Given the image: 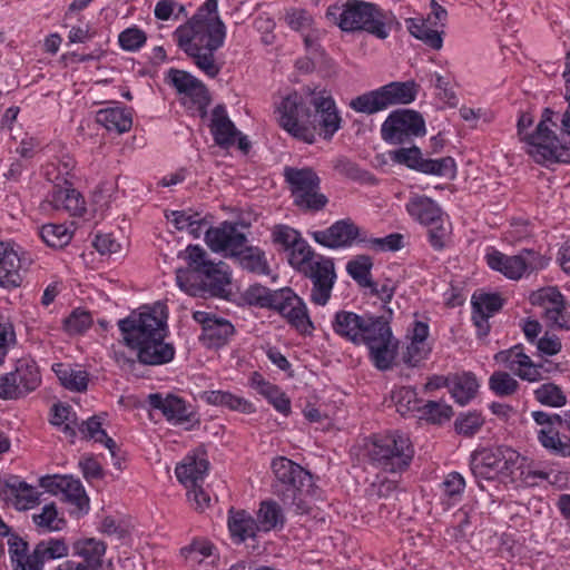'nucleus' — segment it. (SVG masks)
<instances>
[{"instance_id":"47","label":"nucleus","mask_w":570,"mask_h":570,"mask_svg":"<svg viewBox=\"0 0 570 570\" xmlns=\"http://www.w3.org/2000/svg\"><path fill=\"white\" fill-rule=\"evenodd\" d=\"M78 430L85 439H94L96 442L104 443L110 454L115 456L116 442L101 429L98 416H91L82 421L78 424Z\"/></svg>"},{"instance_id":"54","label":"nucleus","mask_w":570,"mask_h":570,"mask_svg":"<svg viewBox=\"0 0 570 570\" xmlns=\"http://www.w3.org/2000/svg\"><path fill=\"white\" fill-rule=\"evenodd\" d=\"M259 393L282 414L291 413V401L281 389L269 382H259Z\"/></svg>"},{"instance_id":"38","label":"nucleus","mask_w":570,"mask_h":570,"mask_svg":"<svg viewBox=\"0 0 570 570\" xmlns=\"http://www.w3.org/2000/svg\"><path fill=\"white\" fill-rule=\"evenodd\" d=\"M48 203L57 210H65L70 216L80 215L83 210V202L80 194L70 187L55 186L51 199Z\"/></svg>"},{"instance_id":"25","label":"nucleus","mask_w":570,"mask_h":570,"mask_svg":"<svg viewBox=\"0 0 570 570\" xmlns=\"http://www.w3.org/2000/svg\"><path fill=\"white\" fill-rule=\"evenodd\" d=\"M360 228L350 218L337 220L324 230L312 233L313 239L327 248L347 247L355 239L360 240Z\"/></svg>"},{"instance_id":"57","label":"nucleus","mask_w":570,"mask_h":570,"mask_svg":"<svg viewBox=\"0 0 570 570\" xmlns=\"http://www.w3.org/2000/svg\"><path fill=\"white\" fill-rule=\"evenodd\" d=\"M553 115L554 112L551 109H544L535 131L524 137L529 148H535L538 142H544V140H548V138L556 136L553 130L548 126V122H552Z\"/></svg>"},{"instance_id":"60","label":"nucleus","mask_w":570,"mask_h":570,"mask_svg":"<svg viewBox=\"0 0 570 570\" xmlns=\"http://www.w3.org/2000/svg\"><path fill=\"white\" fill-rule=\"evenodd\" d=\"M484 419L480 413L470 412L459 416L454 422L455 431L464 436L474 435L483 425Z\"/></svg>"},{"instance_id":"33","label":"nucleus","mask_w":570,"mask_h":570,"mask_svg":"<svg viewBox=\"0 0 570 570\" xmlns=\"http://www.w3.org/2000/svg\"><path fill=\"white\" fill-rule=\"evenodd\" d=\"M228 529L232 539L236 543H242L247 539H254L256 533L259 532L256 519L245 510H229Z\"/></svg>"},{"instance_id":"64","label":"nucleus","mask_w":570,"mask_h":570,"mask_svg":"<svg viewBox=\"0 0 570 570\" xmlns=\"http://www.w3.org/2000/svg\"><path fill=\"white\" fill-rule=\"evenodd\" d=\"M464 488V478L458 472L450 473L442 482L444 495L451 499L453 502H456L461 499Z\"/></svg>"},{"instance_id":"10","label":"nucleus","mask_w":570,"mask_h":570,"mask_svg":"<svg viewBox=\"0 0 570 570\" xmlns=\"http://www.w3.org/2000/svg\"><path fill=\"white\" fill-rule=\"evenodd\" d=\"M284 177L296 206L309 210H321L326 206L328 199L318 193L321 179L312 168L285 167Z\"/></svg>"},{"instance_id":"53","label":"nucleus","mask_w":570,"mask_h":570,"mask_svg":"<svg viewBox=\"0 0 570 570\" xmlns=\"http://www.w3.org/2000/svg\"><path fill=\"white\" fill-rule=\"evenodd\" d=\"M490 390L498 396L513 395L519 389V382L508 372H493L489 379Z\"/></svg>"},{"instance_id":"41","label":"nucleus","mask_w":570,"mask_h":570,"mask_svg":"<svg viewBox=\"0 0 570 570\" xmlns=\"http://www.w3.org/2000/svg\"><path fill=\"white\" fill-rule=\"evenodd\" d=\"M407 29L416 39L423 41L424 45L433 50H440L443 46V30L434 28L424 19H409Z\"/></svg>"},{"instance_id":"6","label":"nucleus","mask_w":570,"mask_h":570,"mask_svg":"<svg viewBox=\"0 0 570 570\" xmlns=\"http://www.w3.org/2000/svg\"><path fill=\"white\" fill-rule=\"evenodd\" d=\"M362 326L356 345L368 348L373 365L380 371L392 368L397 355L399 341L393 336L390 322L385 316L363 314Z\"/></svg>"},{"instance_id":"11","label":"nucleus","mask_w":570,"mask_h":570,"mask_svg":"<svg viewBox=\"0 0 570 570\" xmlns=\"http://www.w3.org/2000/svg\"><path fill=\"white\" fill-rule=\"evenodd\" d=\"M124 342L130 348L166 332V316H158L155 308L141 307L118 322Z\"/></svg>"},{"instance_id":"31","label":"nucleus","mask_w":570,"mask_h":570,"mask_svg":"<svg viewBox=\"0 0 570 570\" xmlns=\"http://www.w3.org/2000/svg\"><path fill=\"white\" fill-rule=\"evenodd\" d=\"M406 210L423 225H433L442 220V209L430 197L415 195L406 204Z\"/></svg>"},{"instance_id":"59","label":"nucleus","mask_w":570,"mask_h":570,"mask_svg":"<svg viewBox=\"0 0 570 570\" xmlns=\"http://www.w3.org/2000/svg\"><path fill=\"white\" fill-rule=\"evenodd\" d=\"M92 324L91 314L87 311L75 309L65 321L63 327L69 334H81Z\"/></svg>"},{"instance_id":"44","label":"nucleus","mask_w":570,"mask_h":570,"mask_svg":"<svg viewBox=\"0 0 570 570\" xmlns=\"http://www.w3.org/2000/svg\"><path fill=\"white\" fill-rule=\"evenodd\" d=\"M538 441L550 454L560 458H570V436L560 434L559 431H538Z\"/></svg>"},{"instance_id":"43","label":"nucleus","mask_w":570,"mask_h":570,"mask_svg":"<svg viewBox=\"0 0 570 570\" xmlns=\"http://www.w3.org/2000/svg\"><path fill=\"white\" fill-rule=\"evenodd\" d=\"M97 122L109 131L122 134L131 128L132 119L129 112L120 108H106L97 112Z\"/></svg>"},{"instance_id":"18","label":"nucleus","mask_w":570,"mask_h":570,"mask_svg":"<svg viewBox=\"0 0 570 570\" xmlns=\"http://www.w3.org/2000/svg\"><path fill=\"white\" fill-rule=\"evenodd\" d=\"M301 273L312 282L311 301L320 306L326 305L336 281L333 259L317 255L316 259L302 269Z\"/></svg>"},{"instance_id":"32","label":"nucleus","mask_w":570,"mask_h":570,"mask_svg":"<svg viewBox=\"0 0 570 570\" xmlns=\"http://www.w3.org/2000/svg\"><path fill=\"white\" fill-rule=\"evenodd\" d=\"M528 153L537 163H570V144H561L557 136L538 142L535 148H528Z\"/></svg>"},{"instance_id":"23","label":"nucleus","mask_w":570,"mask_h":570,"mask_svg":"<svg viewBox=\"0 0 570 570\" xmlns=\"http://www.w3.org/2000/svg\"><path fill=\"white\" fill-rule=\"evenodd\" d=\"M147 402L153 410L160 411L164 417L173 424L198 422L191 405L175 394L151 393L147 396Z\"/></svg>"},{"instance_id":"26","label":"nucleus","mask_w":570,"mask_h":570,"mask_svg":"<svg viewBox=\"0 0 570 570\" xmlns=\"http://www.w3.org/2000/svg\"><path fill=\"white\" fill-rule=\"evenodd\" d=\"M471 304L476 335L480 338L487 337L491 330L489 318L502 308L503 299L499 294L474 293Z\"/></svg>"},{"instance_id":"13","label":"nucleus","mask_w":570,"mask_h":570,"mask_svg":"<svg viewBox=\"0 0 570 570\" xmlns=\"http://www.w3.org/2000/svg\"><path fill=\"white\" fill-rule=\"evenodd\" d=\"M308 111L309 108L297 92L284 97L276 109L277 120L283 129L304 142L313 144L315 141L314 130L307 126L306 121Z\"/></svg>"},{"instance_id":"42","label":"nucleus","mask_w":570,"mask_h":570,"mask_svg":"<svg viewBox=\"0 0 570 570\" xmlns=\"http://www.w3.org/2000/svg\"><path fill=\"white\" fill-rule=\"evenodd\" d=\"M203 399L212 405L225 406L233 411L242 413H253L255 411L253 404L247 400L225 391H206Z\"/></svg>"},{"instance_id":"52","label":"nucleus","mask_w":570,"mask_h":570,"mask_svg":"<svg viewBox=\"0 0 570 570\" xmlns=\"http://www.w3.org/2000/svg\"><path fill=\"white\" fill-rule=\"evenodd\" d=\"M420 419H425L434 424H441L449 421L453 415L452 407L445 403L428 401L421 404L419 410Z\"/></svg>"},{"instance_id":"37","label":"nucleus","mask_w":570,"mask_h":570,"mask_svg":"<svg viewBox=\"0 0 570 570\" xmlns=\"http://www.w3.org/2000/svg\"><path fill=\"white\" fill-rule=\"evenodd\" d=\"M209 463L205 459L186 456L184 461L176 466L175 473L180 483L186 488L198 485L207 474Z\"/></svg>"},{"instance_id":"61","label":"nucleus","mask_w":570,"mask_h":570,"mask_svg":"<svg viewBox=\"0 0 570 570\" xmlns=\"http://www.w3.org/2000/svg\"><path fill=\"white\" fill-rule=\"evenodd\" d=\"M430 352L431 347L426 342L419 343L411 340V343L407 345L406 351L403 354V362L411 367L417 366L423 360L428 357Z\"/></svg>"},{"instance_id":"7","label":"nucleus","mask_w":570,"mask_h":570,"mask_svg":"<svg viewBox=\"0 0 570 570\" xmlns=\"http://www.w3.org/2000/svg\"><path fill=\"white\" fill-rule=\"evenodd\" d=\"M371 463L389 473H401L410 466L414 449L407 435L399 431L374 435L367 451Z\"/></svg>"},{"instance_id":"28","label":"nucleus","mask_w":570,"mask_h":570,"mask_svg":"<svg viewBox=\"0 0 570 570\" xmlns=\"http://www.w3.org/2000/svg\"><path fill=\"white\" fill-rule=\"evenodd\" d=\"M0 497L11 501L18 510H28L39 503L37 490L20 481L18 476H11L0 484Z\"/></svg>"},{"instance_id":"48","label":"nucleus","mask_w":570,"mask_h":570,"mask_svg":"<svg viewBox=\"0 0 570 570\" xmlns=\"http://www.w3.org/2000/svg\"><path fill=\"white\" fill-rule=\"evenodd\" d=\"M372 258L367 255H358L346 265L348 275L361 286H372L371 269Z\"/></svg>"},{"instance_id":"36","label":"nucleus","mask_w":570,"mask_h":570,"mask_svg":"<svg viewBox=\"0 0 570 570\" xmlns=\"http://www.w3.org/2000/svg\"><path fill=\"white\" fill-rule=\"evenodd\" d=\"M285 514L282 507L274 500H264L256 512L259 532L281 530L285 525Z\"/></svg>"},{"instance_id":"19","label":"nucleus","mask_w":570,"mask_h":570,"mask_svg":"<svg viewBox=\"0 0 570 570\" xmlns=\"http://www.w3.org/2000/svg\"><path fill=\"white\" fill-rule=\"evenodd\" d=\"M391 158L401 165H405L411 169L419 170L423 174L435 176H454L455 163L451 157L440 159H425L419 147L400 148L391 153Z\"/></svg>"},{"instance_id":"27","label":"nucleus","mask_w":570,"mask_h":570,"mask_svg":"<svg viewBox=\"0 0 570 570\" xmlns=\"http://www.w3.org/2000/svg\"><path fill=\"white\" fill-rule=\"evenodd\" d=\"M495 360L502 362L507 368L512 371L521 380L528 382H539L538 370L534 362L523 352L522 345H515L507 351H501L495 355Z\"/></svg>"},{"instance_id":"30","label":"nucleus","mask_w":570,"mask_h":570,"mask_svg":"<svg viewBox=\"0 0 570 570\" xmlns=\"http://www.w3.org/2000/svg\"><path fill=\"white\" fill-rule=\"evenodd\" d=\"M209 129L215 144L224 149L232 147L239 134L224 105H217L213 109Z\"/></svg>"},{"instance_id":"5","label":"nucleus","mask_w":570,"mask_h":570,"mask_svg":"<svg viewBox=\"0 0 570 570\" xmlns=\"http://www.w3.org/2000/svg\"><path fill=\"white\" fill-rule=\"evenodd\" d=\"M205 239L212 250L238 256L243 268L259 275L269 273L265 254L257 247L246 246L247 237L237 224L224 222L219 227H208Z\"/></svg>"},{"instance_id":"35","label":"nucleus","mask_w":570,"mask_h":570,"mask_svg":"<svg viewBox=\"0 0 570 570\" xmlns=\"http://www.w3.org/2000/svg\"><path fill=\"white\" fill-rule=\"evenodd\" d=\"M224 266L226 265L223 262L212 263L210 268L203 272L198 282L200 288L198 295L208 293L212 296H223L226 285L230 282L228 273L223 269Z\"/></svg>"},{"instance_id":"46","label":"nucleus","mask_w":570,"mask_h":570,"mask_svg":"<svg viewBox=\"0 0 570 570\" xmlns=\"http://www.w3.org/2000/svg\"><path fill=\"white\" fill-rule=\"evenodd\" d=\"M61 385L69 391L83 392L88 386V374L86 371H76L70 367H65L61 364L53 366Z\"/></svg>"},{"instance_id":"17","label":"nucleus","mask_w":570,"mask_h":570,"mask_svg":"<svg viewBox=\"0 0 570 570\" xmlns=\"http://www.w3.org/2000/svg\"><path fill=\"white\" fill-rule=\"evenodd\" d=\"M308 104L313 111H308L307 126L313 128L314 135L318 131L325 140L332 139L342 124L334 99L331 96L316 95L311 97Z\"/></svg>"},{"instance_id":"20","label":"nucleus","mask_w":570,"mask_h":570,"mask_svg":"<svg viewBox=\"0 0 570 570\" xmlns=\"http://www.w3.org/2000/svg\"><path fill=\"white\" fill-rule=\"evenodd\" d=\"M32 264V259L14 248L10 243L0 242V286L16 288L22 283V272Z\"/></svg>"},{"instance_id":"16","label":"nucleus","mask_w":570,"mask_h":570,"mask_svg":"<svg viewBox=\"0 0 570 570\" xmlns=\"http://www.w3.org/2000/svg\"><path fill=\"white\" fill-rule=\"evenodd\" d=\"M490 268L502 273L510 279H519L527 272L542 267V257L532 249H524L519 255L508 256L499 250H492L485 256Z\"/></svg>"},{"instance_id":"45","label":"nucleus","mask_w":570,"mask_h":570,"mask_svg":"<svg viewBox=\"0 0 570 570\" xmlns=\"http://www.w3.org/2000/svg\"><path fill=\"white\" fill-rule=\"evenodd\" d=\"M68 552L69 549L65 540L49 539L37 543L31 554L33 559H37L43 566L46 561L67 557Z\"/></svg>"},{"instance_id":"9","label":"nucleus","mask_w":570,"mask_h":570,"mask_svg":"<svg viewBox=\"0 0 570 570\" xmlns=\"http://www.w3.org/2000/svg\"><path fill=\"white\" fill-rule=\"evenodd\" d=\"M521 454L508 445L482 449L471 456V471L478 479L493 480L498 476L515 482V469Z\"/></svg>"},{"instance_id":"8","label":"nucleus","mask_w":570,"mask_h":570,"mask_svg":"<svg viewBox=\"0 0 570 570\" xmlns=\"http://www.w3.org/2000/svg\"><path fill=\"white\" fill-rule=\"evenodd\" d=\"M417 86L414 81H392L377 89L356 96L348 107L365 115H374L395 105H407L415 100Z\"/></svg>"},{"instance_id":"21","label":"nucleus","mask_w":570,"mask_h":570,"mask_svg":"<svg viewBox=\"0 0 570 570\" xmlns=\"http://www.w3.org/2000/svg\"><path fill=\"white\" fill-rule=\"evenodd\" d=\"M73 556L80 561L66 560L56 570H101L106 553L105 542L95 538L80 539L73 543Z\"/></svg>"},{"instance_id":"39","label":"nucleus","mask_w":570,"mask_h":570,"mask_svg":"<svg viewBox=\"0 0 570 570\" xmlns=\"http://www.w3.org/2000/svg\"><path fill=\"white\" fill-rule=\"evenodd\" d=\"M362 321L363 315L348 311H338L334 316L332 327L335 334L356 345L357 341H360L358 335L363 324Z\"/></svg>"},{"instance_id":"63","label":"nucleus","mask_w":570,"mask_h":570,"mask_svg":"<svg viewBox=\"0 0 570 570\" xmlns=\"http://www.w3.org/2000/svg\"><path fill=\"white\" fill-rule=\"evenodd\" d=\"M543 318L551 328L570 330V313L564 307L556 306L543 309Z\"/></svg>"},{"instance_id":"40","label":"nucleus","mask_w":570,"mask_h":570,"mask_svg":"<svg viewBox=\"0 0 570 570\" xmlns=\"http://www.w3.org/2000/svg\"><path fill=\"white\" fill-rule=\"evenodd\" d=\"M479 383L474 374L468 372L451 375L450 393L456 403L461 405L468 404L475 397Z\"/></svg>"},{"instance_id":"55","label":"nucleus","mask_w":570,"mask_h":570,"mask_svg":"<svg viewBox=\"0 0 570 570\" xmlns=\"http://www.w3.org/2000/svg\"><path fill=\"white\" fill-rule=\"evenodd\" d=\"M393 399L395 400L397 412L402 415L419 412L422 404V400L417 397L416 391L409 386L401 387L395 392Z\"/></svg>"},{"instance_id":"24","label":"nucleus","mask_w":570,"mask_h":570,"mask_svg":"<svg viewBox=\"0 0 570 570\" xmlns=\"http://www.w3.org/2000/svg\"><path fill=\"white\" fill-rule=\"evenodd\" d=\"M193 318L203 327L200 338L209 347H219L227 343L229 337L234 334L233 324L222 317H216L214 314L203 311H196Z\"/></svg>"},{"instance_id":"1","label":"nucleus","mask_w":570,"mask_h":570,"mask_svg":"<svg viewBox=\"0 0 570 570\" xmlns=\"http://www.w3.org/2000/svg\"><path fill=\"white\" fill-rule=\"evenodd\" d=\"M226 29L222 20L198 22L197 19H189L174 32L177 46L210 78L220 71L215 51L224 45Z\"/></svg>"},{"instance_id":"12","label":"nucleus","mask_w":570,"mask_h":570,"mask_svg":"<svg viewBox=\"0 0 570 570\" xmlns=\"http://www.w3.org/2000/svg\"><path fill=\"white\" fill-rule=\"evenodd\" d=\"M426 134L423 116L412 109H396L392 111L381 126L382 139L391 145H403L413 137H423Z\"/></svg>"},{"instance_id":"2","label":"nucleus","mask_w":570,"mask_h":570,"mask_svg":"<svg viewBox=\"0 0 570 570\" xmlns=\"http://www.w3.org/2000/svg\"><path fill=\"white\" fill-rule=\"evenodd\" d=\"M272 469L275 474L273 491L284 507L297 515L311 513L315 503L322 500V490L313 484L312 474L284 456L273 460Z\"/></svg>"},{"instance_id":"14","label":"nucleus","mask_w":570,"mask_h":570,"mask_svg":"<svg viewBox=\"0 0 570 570\" xmlns=\"http://www.w3.org/2000/svg\"><path fill=\"white\" fill-rule=\"evenodd\" d=\"M7 400H18L36 391L41 384V374L31 357L17 360L14 371L3 374Z\"/></svg>"},{"instance_id":"62","label":"nucleus","mask_w":570,"mask_h":570,"mask_svg":"<svg viewBox=\"0 0 570 570\" xmlns=\"http://www.w3.org/2000/svg\"><path fill=\"white\" fill-rule=\"evenodd\" d=\"M360 242L367 243L368 246L375 250H391L395 252L403 247V235L399 233L390 234L381 238H360Z\"/></svg>"},{"instance_id":"22","label":"nucleus","mask_w":570,"mask_h":570,"mask_svg":"<svg viewBox=\"0 0 570 570\" xmlns=\"http://www.w3.org/2000/svg\"><path fill=\"white\" fill-rule=\"evenodd\" d=\"M187 268H178L176 272L177 285L191 296L199 293L198 278L203 272L210 268L213 262L206 259V252L198 245H189L186 248Z\"/></svg>"},{"instance_id":"15","label":"nucleus","mask_w":570,"mask_h":570,"mask_svg":"<svg viewBox=\"0 0 570 570\" xmlns=\"http://www.w3.org/2000/svg\"><path fill=\"white\" fill-rule=\"evenodd\" d=\"M40 487L51 494L63 495V500L72 505L71 513L77 517L89 511V498L79 479L71 475H47L40 479Z\"/></svg>"},{"instance_id":"29","label":"nucleus","mask_w":570,"mask_h":570,"mask_svg":"<svg viewBox=\"0 0 570 570\" xmlns=\"http://www.w3.org/2000/svg\"><path fill=\"white\" fill-rule=\"evenodd\" d=\"M166 332L160 337L144 340V343L136 346L138 361L146 365H161L170 362L175 356V348L171 344L165 343Z\"/></svg>"},{"instance_id":"49","label":"nucleus","mask_w":570,"mask_h":570,"mask_svg":"<svg viewBox=\"0 0 570 570\" xmlns=\"http://www.w3.org/2000/svg\"><path fill=\"white\" fill-rule=\"evenodd\" d=\"M42 240L50 247L62 248L72 238V233L62 224H47L40 229Z\"/></svg>"},{"instance_id":"58","label":"nucleus","mask_w":570,"mask_h":570,"mask_svg":"<svg viewBox=\"0 0 570 570\" xmlns=\"http://www.w3.org/2000/svg\"><path fill=\"white\" fill-rule=\"evenodd\" d=\"M147 40L145 31L137 27L127 28L119 33V46L126 51H137Z\"/></svg>"},{"instance_id":"50","label":"nucleus","mask_w":570,"mask_h":570,"mask_svg":"<svg viewBox=\"0 0 570 570\" xmlns=\"http://www.w3.org/2000/svg\"><path fill=\"white\" fill-rule=\"evenodd\" d=\"M288 263L298 272L304 269L317 257V254L314 253L308 243L302 237L288 249Z\"/></svg>"},{"instance_id":"3","label":"nucleus","mask_w":570,"mask_h":570,"mask_svg":"<svg viewBox=\"0 0 570 570\" xmlns=\"http://www.w3.org/2000/svg\"><path fill=\"white\" fill-rule=\"evenodd\" d=\"M326 16L343 31H366L379 39H386L397 23L391 11L363 0H347L343 6H331Z\"/></svg>"},{"instance_id":"56","label":"nucleus","mask_w":570,"mask_h":570,"mask_svg":"<svg viewBox=\"0 0 570 570\" xmlns=\"http://www.w3.org/2000/svg\"><path fill=\"white\" fill-rule=\"evenodd\" d=\"M530 301L533 305H539L543 307V309L566 306L564 297L557 287H544L533 292L530 296Z\"/></svg>"},{"instance_id":"4","label":"nucleus","mask_w":570,"mask_h":570,"mask_svg":"<svg viewBox=\"0 0 570 570\" xmlns=\"http://www.w3.org/2000/svg\"><path fill=\"white\" fill-rule=\"evenodd\" d=\"M245 299L249 305L276 311L303 334L314 330L306 304L291 287L273 291L254 284L245 292Z\"/></svg>"},{"instance_id":"51","label":"nucleus","mask_w":570,"mask_h":570,"mask_svg":"<svg viewBox=\"0 0 570 570\" xmlns=\"http://www.w3.org/2000/svg\"><path fill=\"white\" fill-rule=\"evenodd\" d=\"M535 400L542 405L562 407L567 404V395L554 383H544L534 390Z\"/></svg>"},{"instance_id":"34","label":"nucleus","mask_w":570,"mask_h":570,"mask_svg":"<svg viewBox=\"0 0 570 570\" xmlns=\"http://www.w3.org/2000/svg\"><path fill=\"white\" fill-rule=\"evenodd\" d=\"M167 79L179 94H184L190 99L197 98L198 100L200 99V101H204L207 88L200 80L189 72L171 68L167 73Z\"/></svg>"}]
</instances>
